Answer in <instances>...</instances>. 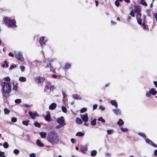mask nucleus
<instances>
[{"instance_id": "nucleus-1", "label": "nucleus", "mask_w": 157, "mask_h": 157, "mask_svg": "<svg viewBox=\"0 0 157 157\" xmlns=\"http://www.w3.org/2000/svg\"><path fill=\"white\" fill-rule=\"evenodd\" d=\"M47 140L52 145L58 144L59 142V138L58 134L55 131H52L48 133Z\"/></svg>"}, {"instance_id": "nucleus-2", "label": "nucleus", "mask_w": 157, "mask_h": 157, "mask_svg": "<svg viewBox=\"0 0 157 157\" xmlns=\"http://www.w3.org/2000/svg\"><path fill=\"white\" fill-rule=\"evenodd\" d=\"M1 91L4 100H6L11 91V86L9 82H2L1 84Z\"/></svg>"}, {"instance_id": "nucleus-3", "label": "nucleus", "mask_w": 157, "mask_h": 157, "mask_svg": "<svg viewBox=\"0 0 157 157\" xmlns=\"http://www.w3.org/2000/svg\"><path fill=\"white\" fill-rule=\"evenodd\" d=\"M3 20L5 24L8 27H16V21L12 19L4 17Z\"/></svg>"}, {"instance_id": "nucleus-4", "label": "nucleus", "mask_w": 157, "mask_h": 157, "mask_svg": "<svg viewBox=\"0 0 157 157\" xmlns=\"http://www.w3.org/2000/svg\"><path fill=\"white\" fill-rule=\"evenodd\" d=\"M15 56L17 59L19 61H23L24 60V58L21 52H14Z\"/></svg>"}, {"instance_id": "nucleus-5", "label": "nucleus", "mask_w": 157, "mask_h": 157, "mask_svg": "<svg viewBox=\"0 0 157 157\" xmlns=\"http://www.w3.org/2000/svg\"><path fill=\"white\" fill-rule=\"evenodd\" d=\"M156 93L157 92L154 88H151L150 90L146 92V96L147 97H149L150 96L151 94L153 95H155Z\"/></svg>"}, {"instance_id": "nucleus-6", "label": "nucleus", "mask_w": 157, "mask_h": 157, "mask_svg": "<svg viewBox=\"0 0 157 157\" xmlns=\"http://www.w3.org/2000/svg\"><path fill=\"white\" fill-rule=\"evenodd\" d=\"M137 9L138 12H137V15H136V19H137V20L138 23L140 25H141V23H142V20L139 18L141 16V14L138 12L140 10V8L139 7H137Z\"/></svg>"}, {"instance_id": "nucleus-7", "label": "nucleus", "mask_w": 157, "mask_h": 157, "mask_svg": "<svg viewBox=\"0 0 157 157\" xmlns=\"http://www.w3.org/2000/svg\"><path fill=\"white\" fill-rule=\"evenodd\" d=\"M57 121L59 124L62 125L63 126L64 125L66 124L64 123V120L63 117H61L58 118L57 120Z\"/></svg>"}, {"instance_id": "nucleus-8", "label": "nucleus", "mask_w": 157, "mask_h": 157, "mask_svg": "<svg viewBox=\"0 0 157 157\" xmlns=\"http://www.w3.org/2000/svg\"><path fill=\"white\" fill-rule=\"evenodd\" d=\"M45 78L43 77H36L35 78V80L36 83H41L43 82L45 80Z\"/></svg>"}, {"instance_id": "nucleus-9", "label": "nucleus", "mask_w": 157, "mask_h": 157, "mask_svg": "<svg viewBox=\"0 0 157 157\" xmlns=\"http://www.w3.org/2000/svg\"><path fill=\"white\" fill-rule=\"evenodd\" d=\"M80 116L83 121L85 122H88V118L87 113H85L84 115H80Z\"/></svg>"}, {"instance_id": "nucleus-10", "label": "nucleus", "mask_w": 157, "mask_h": 157, "mask_svg": "<svg viewBox=\"0 0 157 157\" xmlns=\"http://www.w3.org/2000/svg\"><path fill=\"white\" fill-rule=\"evenodd\" d=\"M45 37H41L40 38L39 40V43L41 46H43L46 42L47 40H45Z\"/></svg>"}, {"instance_id": "nucleus-11", "label": "nucleus", "mask_w": 157, "mask_h": 157, "mask_svg": "<svg viewBox=\"0 0 157 157\" xmlns=\"http://www.w3.org/2000/svg\"><path fill=\"white\" fill-rule=\"evenodd\" d=\"M145 141L147 143L151 144V146L155 147H156L157 146L152 141H151L150 140L147 138H145Z\"/></svg>"}, {"instance_id": "nucleus-12", "label": "nucleus", "mask_w": 157, "mask_h": 157, "mask_svg": "<svg viewBox=\"0 0 157 157\" xmlns=\"http://www.w3.org/2000/svg\"><path fill=\"white\" fill-rule=\"evenodd\" d=\"M87 150V145H86L85 146L82 147L80 148V151L83 153H85Z\"/></svg>"}, {"instance_id": "nucleus-13", "label": "nucleus", "mask_w": 157, "mask_h": 157, "mask_svg": "<svg viewBox=\"0 0 157 157\" xmlns=\"http://www.w3.org/2000/svg\"><path fill=\"white\" fill-rule=\"evenodd\" d=\"M46 87L48 89H49L50 90H53L55 88L52 85H51L49 83L48 84L46 85Z\"/></svg>"}, {"instance_id": "nucleus-14", "label": "nucleus", "mask_w": 157, "mask_h": 157, "mask_svg": "<svg viewBox=\"0 0 157 157\" xmlns=\"http://www.w3.org/2000/svg\"><path fill=\"white\" fill-rule=\"evenodd\" d=\"M29 114L30 115V117L33 119H34L35 116H38L37 114L36 113H33L29 111Z\"/></svg>"}, {"instance_id": "nucleus-15", "label": "nucleus", "mask_w": 157, "mask_h": 157, "mask_svg": "<svg viewBox=\"0 0 157 157\" xmlns=\"http://www.w3.org/2000/svg\"><path fill=\"white\" fill-rule=\"evenodd\" d=\"M47 114L45 117V119L47 121H50L51 118L50 113L49 112H47Z\"/></svg>"}, {"instance_id": "nucleus-16", "label": "nucleus", "mask_w": 157, "mask_h": 157, "mask_svg": "<svg viewBox=\"0 0 157 157\" xmlns=\"http://www.w3.org/2000/svg\"><path fill=\"white\" fill-rule=\"evenodd\" d=\"M39 135H40L41 138H45L47 136V134L45 132H42L39 133Z\"/></svg>"}, {"instance_id": "nucleus-17", "label": "nucleus", "mask_w": 157, "mask_h": 157, "mask_svg": "<svg viewBox=\"0 0 157 157\" xmlns=\"http://www.w3.org/2000/svg\"><path fill=\"white\" fill-rule=\"evenodd\" d=\"M113 111L117 115H120L121 114V111L118 109H113Z\"/></svg>"}, {"instance_id": "nucleus-18", "label": "nucleus", "mask_w": 157, "mask_h": 157, "mask_svg": "<svg viewBox=\"0 0 157 157\" xmlns=\"http://www.w3.org/2000/svg\"><path fill=\"white\" fill-rule=\"evenodd\" d=\"M56 106V104L54 103H52L49 106V108L50 109L53 110L55 109Z\"/></svg>"}, {"instance_id": "nucleus-19", "label": "nucleus", "mask_w": 157, "mask_h": 157, "mask_svg": "<svg viewBox=\"0 0 157 157\" xmlns=\"http://www.w3.org/2000/svg\"><path fill=\"white\" fill-rule=\"evenodd\" d=\"M73 98L76 99L81 100L82 98L79 95L76 94H75L72 95Z\"/></svg>"}, {"instance_id": "nucleus-20", "label": "nucleus", "mask_w": 157, "mask_h": 157, "mask_svg": "<svg viewBox=\"0 0 157 157\" xmlns=\"http://www.w3.org/2000/svg\"><path fill=\"white\" fill-rule=\"evenodd\" d=\"M48 67L50 68V70L51 71L54 72L55 71V69L51 66V64L49 62V64L48 65L46 66L45 67V68H48Z\"/></svg>"}, {"instance_id": "nucleus-21", "label": "nucleus", "mask_w": 157, "mask_h": 157, "mask_svg": "<svg viewBox=\"0 0 157 157\" xmlns=\"http://www.w3.org/2000/svg\"><path fill=\"white\" fill-rule=\"evenodd\" d=\"M17 83L14 82L13 83V89L15 91L17 90Z\"/></svg>"}, {"instance_id": "nucleus-22", "label": "nucleus", "mask_w": 157, "mask_h": 157, "mask_svg": "<svg viewBox=\"0 0 157 157\" xmlns=\"http://www.w3.org/2000/svg\"><path fill=\"white\" fill-rule=\"evenodd\" d=\"M36 144L38 146L41 147H43L44 146V144L41 143L40 140H37Z\"/></svg>"}, {"instance_id": "nucleus-23", "label": "nucleus", "mask_w": 157, "mask_h": 157, "mask_svg": "<svg viewBox=\"0 0 157 157\" xmlns=\"http://www.w3.org/2000/svg\"><path fill=\"white\" fill-rule=\"evenodd\" d=\"M111 103L113 105L115 106L116 107H117L118 105H117V103L116 100H112L111 101Z\"/></svg>"}, {"instance_id": "nucleus-24", "label": "nucleus", "mask_w": 157, "mask_h": 157, "mask_svg": "<svg viewBox=\"0 0 157 157\" xmlns=\"http://www.w3.org/2000/svg\"><path fill=\"white\" fill-rule=\"evenodd\" d=\"M20 81L21 82H25L26 81V78L24 77H21L19 78Z\"/></svg>"}, {"instance_id": "nucleus-25", "label": "nucleus", "mask_w": 157, "mask_h": 157, "mask_svg": "<svg viewBox=\"0 0 157 157\" xmlns=\"http://www.w3.org/2000/svg\"><path fill=\"white\" fill-rule=\"evenodd\" d=\"M123 124L124 122L121 119H120L119 121L117 122V124L119 126H121Z\"/></svg>"}, {"instance_id": "nucleus-26", "label": "nucleus", "mask_w": 157, "mask_h": 157, "mask_svg": "<svg viewBox=\"0 0 157 157\" xmlns=\"http://www.w3.org/2000/svg\"><path fill=\"white\" fill-rule=\"evenodd\" d=\"M71 64L68 63H67L65 64L64 67L65 69H67L70 68Z\"/></svg>"}, {"instance_id": "nucleus-27", "label": "nucleus", "mask_w": 157, "mask_h": 157, "mask_svg": "<svg viewBox=\"0 0 157 157\" xmlns=\"http://www.w3.org/2000/svg\"><path fill=\"white\" fill-rule=\"evenodd\" d=\"M84 135V133L82 132H78L75 135L76 136H83Z\"/></svg>"}, {"instance_id": "nucleus-28", "label": "nucleus", "mask_w": 157, "mask_h": 157, "mask_svg": "<svg viewBox=\"0 0 157 157\" xmlns=\"http://www.w3.org/2000/svg\"><path fill=\"white\" fill-rule=\"evenodd\" d=\"M76 122L78 124H81L82 123V121L81 120L78 118H76Z\"/></svg>"}, {"instance_id": "nucleus-29", "label": "nucleus", "mask_w": 157, "mask_h": 157, "mask_svg": "<svg viewBox=\"0 0 157 157\" xmlns=\"http://www.w3.org/2000/svg\"><path fill=\"white\" fill-rule=\"evenodd\" d=\"M4 110V113L5 114H7L10 112V110L7 108H5Z\"/></svg>"}, {"instance_id": "nucleus-30", "label": "nucleus", "mask_w": 157, "mask_h": 157, "mask_svg": "<svg viewBox=\"0 0 157 157\" xmlns=\"http://www.w3.org/2000/svg\"><path fill=\"white\" fill-rule=\"evenodd\" d=\"M97 153V152L96 151L94 150L91 151L90 155L91 156H94L96 155Z\"/></svg>"}, {"instance_id": "nucleus-31", "label": "nucleus", "mask_w": 157, "mask_h": 157, "mask_svg": "<svg viewBox=\"0 0 157 157\" xmlns=\"http://www.w3.org/2000/svg\"><path fill=\"white\" fill-rule=\"evenodd\" d=\"M34 125L36 127L39 128L40 127V124L37 122H36L34 124Z\"/></svg>"}, {"instance_id": "nucleus-32", "label": "nucleus", "mask_w": 157, "mask_h": 157, "mask_svg": "<svg viewBox=\"0 0 157 157\" xmlns=\"http://www.w3.org/2000/svg\"><path fill=\"white\" fill-rule=\"evenodd\" d=\"M62 109L63 112H64V113H66L67 112V110L66 108V107H65V106H62Z\"/></svg>"}, {"instance_id": "nucleus-33", "label": "nucleus", "mask_w": 157, "mask_h": 157, "mask_svg": "<svg viewBox=\"0 0 157 157\" xmlns=\"http://www.w3.org/2000/svg\"><path fill=\"white\" fill-rule=\"evenodd\" d=\"M29 122V121H22V124H23L27 126L28 124V122Z\"/></svg>"}, {"instance_id": "nucleus-34", "label": "nucleus", "mask_w": 157, "mask_h": 157, "mask_svg": "<svg viewBox=\"0 0 157 157\" xmlns=\"http://www.w3.org/2000/svg\"><path fill=\"white\" fill-rule=\"evenodd\" d=\"M87 110V109L85 108H82L80 110L81 113H82L86 112Z\"/></svg>"}, {"instance_id": "nucleus-35", "label": "nucleus", "mask_w": 157, "mask_h": 157, "mask_svg": "<svg viewBox=\"0 0 157 157\" xmlns=\"http://www.w3.org/2000/svg\"><path fill=\"white\" fill-rule=\"evenodd\" d=\"M96 119H94L91 122V124L92 125H94L96 124Z\"/></svg>"}, {"instance_id": "nucleus-36", "label": "nucleus", "mask_w": 157, "mask_h": 157, "mask_svg": "<svg viewBox=\"0 0 157 157\" xmlns=\"http://www.w3.org/2000/svg\"><path fill=\"white\" fill-rule=\"evenodd\" d=\"M107 132L108 134L110 135L113 132V129L107 130Z\"/></svg>"}, {"instance_id": "nucleus-37", "label": "nucleus", "mask_w": 157, "mask_h": 157, "mask_svg": "<svg viewBox=\"0 0 157 157\" xmlns=\"http://www.w3.org/2000/svg\"><path fill=\"white\" fill-rule=\"evenodd\" d=\"M17 66L15 64H13L11 65L9 69L11 70L13 68H15L17 67Z\"/></svg>"}, {"instance_id": "nucleus-38", "label": "nucleus", "mask_w": 157, "mask_h": 157, "mask_svg": "<svg viewBox=\"0 0 157 157\" xmlns=\"http://www.w3.org/2000/svg\"><path fill=\"white\" fill-rule=\"evenodd\" d=\"M3 146L5 148H7L9 147L8 144L7 142H5L3 144Z\"/></svg>"}, {"instance_id": "nucleus-39", "label": "nucleus", "mask_w": 157, "mask_h": 157, "mask_svg": "<svg viewBox=\"0 0 157 157\" xmlns=\"http://www.w3.org/2000/svg\"><path fill=\"white\" fill-rule=\"evenodd\" d=\"M140 3L143 5H144L145 6H147V4L145 2L144 0H141L140 1Z\"/></svg>"}, {"instance_id": "nucleus-40", "label": "nucleus", "mask_w": 157, "mask_h": 157, "mask_svg": "<svg viewBox=\"0 0 157 157\" xmlns=\"http://www.w3.org/2000/svg\"><path fill=\"white\" fill-rule=\"evenodd\" d=\"M98 120L99 121H101L103 123H104L105 122V120L101 117H99L98 119Z\"/></svg>"}, {"instance_id": "nucleus-41", "label": "nucleus", "mask_w": 157, "mask_h": 157, "mask_svg": "<svg viewBox=\"0 0 157 157\" xmlns=\"http://www.w3.org/2000/svg\"><path fill=\"white\" fill-rule=\"evenodd\" d=\"M21 100L19 99H16L15 101L16 103H21Z\"/></svg>"}, {"instance_id": "nucleus-42", "label": "nucleus", "mask_w": 157, "mask_h": 157, "mask_svg": "<svg viewBox=\"0 0 157 157\" xmlns=\"http://www.w3.org/2000/svg\"><path fill=\"white\" fill-rule=\"evenodd\" d=\"M142 26L143 28L145 29H148V26L147 25H145V24L143 23L142 25Z\"/></svg>"}, {"instance_id": "nucleus-43", "label": "nucleus", "mask_w": 157, "mask_h": 157, "mask_svg": "<svg viewBox=\"0 0 157 157\" xmlns=\"http://www.w3.org/2000/svg\"><path fill=\"white\" fill-rule=\"evenodd\" d=\"M121 130L122 132H124L127 131L128 130V129L126 128H121Z\"/></svg>"}, {"instance_id": "nucleus-44", "label": "nucleus", "mask_w": 157, "mask_h": 157, "mask_svg": "<svg viewBox=\"0 0 157 157\" xmlns=\"http://www.w3.org/2000/svg\"><path fill=\"white\" fill-rule=\"evenodd\" d=\"M139 135L143 137H145L146 136L145 134L142 132H139L138 133Z\"/></svg>"}, {"instance_id": "nucleus-45", "label": "nucleus", "mask_w": 157, "mask_h": 157, "mask_svg": "<svg viewBox=\"0 0 157 157\" xmlns=\"http://www.w3.org/2000/svg\"><path fill=\"white\" fill-rule=\"evenodd\" d=\"M20 68L21 71L22 72L24 71L25 69V67L24 66H20Z\"/></svg>"}, {"instance_id": "nucleus-46", "label": "nucleus", "mask_w": 157, "mask_h": 157, "mask_svg": "<svg viewBox=\"0 0 157 157\" xmlns=\"http://www.w3.org/2000/svg\"><path fill=\"white\" fill-rule=\"evenodd\" d=\"M5 80L7 82H9L10 80V78L9 77H7L4 78Z\"/></svg>"}, {"instance_id": "nucleus-47", "label": "nucleus", "mask_w": 157, "mask_h": 157, "mask_svg": "<svg viewBox=\"0 0 157 157\" xmlns=\"http://www.w3.org/2000/svg\"><path fill=\"white\" fill-rule=\"evenodd\" d=\"M4 152L0 151V156L1 157H5V156L4 155Z\"/></svg>"}, {"instance_id": "nucleus-48", "label": "nucleus", "mask_w": 157, "mask_h": 157, "mask_svg": "<svg viewBox=\"0 0 157 157\" xmlns=\"http://www.w3.org/2000/svg\"><path fill=\"white\" fill-rule=\"evenodd\" d=\"M17 121V119L15 117H13L11 119V121L12 122H16Z\"/></svg>"}, {"instance_id": "nucleus-49", "label": "nucleus", "mask_w": 157, "mask_h": 157, "mask_svg": "<svg viewBox=\"0 0 157 157\" xmlns=\"http://www.w3.org/2000/svg\"><path fill=\"white\" fill-rule=\"evenodd\" d=\"M13 152L16 154H17L19 153V151L17 149H15L13 151Z\"/></svg>"}, {"instance_id": "nucleus-50", "label": "nucleus", "mask_w": 157, "mask_h": 157, "mask_svg": "<svg viewBox=\"0 0 157 157\" xmlns=\"http://www.w3.org/2000/svg\"><path fill=\"white\" fill-rule=\"evenodd\" d=\"M115 3L116 5L117 6H119V3L118 0H116L115 2Z\"/></svg>"}, {"instance_id": "nucleus-51", "label": "nucleus", "mask_w": 157, "mask_h": 157, "mask_svg": "<svg viewBox=\"0 0 157 157\" xmlns=\"http://www.w3.org/2000/svg\"><path fill=\"white\" fill-rule=\"evenodd\" d=\"M30 157H36V155L35 153H31L29 155Z\"/></svg>"}, {"instance_id": "nucleus-52", "label": "nucleus", "mask_w": 157, "mask_h": 157, "mask_svg": "<svg viewBox=\"0 0 157 157\" xmlns=\"http://www.w3.org/2000/svg\"><path fill=\"white\" fill-rule=\"evenodd\" d=\"M100 109H101L102 110H104L105 109V107L102 105H101L99 106Z\"/></svg>"}, {"instance_id": "nucleus-53", "label": "nucleus", "mask_w": 157, "mask_h": 157, "mask_svg": "<svg viewBox=\"0 0 157 157\" xmlns=\"http://www.w3.org/2000/svg\"><path fill=\"white\" fill-rule=\"evenodd\" d=\"M71 142L73 144H75L76 143V140L74 139H71Z\"/></svg>"}, {"instance_id": "nucleus-54", "label": "nucleus", "mask_w": 157, "mask_h": 157, "mask_svg": "<svg viewBox=\"0 0 157 157\" xmlns=\"http://www.w3.org/2000/svg\"><path fill=\"white\" fill-rule=\"evenodd\" d=\"M97 106L98 105L97 104H95L93 106V109L94 110L96 109L97 108Z\"/></svg>"}, {"instance_id": "nucleus-55", "label": "nucleus", "mask_w": 157, "mask_h": 157, "mask_svg": "<svg viewBox=\"0 0 157 157\" xmlns=\"http://www.w3.org/2000/svg\"><path fill=\"white\" fill-rule=\"evenodd\" d=\"M130 14L131 16H132L133 17L135 16L134 13L133 11H131L130 13Z\"/></svg>"}, {"instance_id": "nucleus-56", "label": "nucleus", "mask_w": 157, "mask_h": 157, "mask_svg": "<svg viewBox=\"0 0 157 157\" xmlns=\"http://www.w3.org/2000/svg\"><path fill=\"white\" fill-rule=\"evenodd\" d=\"M23 106L24 107H28L30 106V105L28 104H24L23 105Z\"/></svg>"}, {"instance_id": "nucleus-57", "label": "nucleus", "mask_w": 157, "mask_h": 157, "mask_svg": "<svg viewBox=\"0 0 157 157\" xmlns=\"http://www.w3.org/2000/svg\"><path fill=\"white\" fill-rule=\"evenodd\" d=\"M9 55L10 56H11V57H13L14 56V55L11 52H10L9 54Z\"/></svg>"}, {"instance_id": "nucleus-58", "label": "nucleus", "mask_w": 157, "mask_h": 157, "mask_svg": "<svg viewBox=\"0 0 157 157\" xmlns=\"http://www.w3.org/2000/svg\"><path fill=\"white\" fill-rule=\"evenodd\" d=\"M154 154L155 156H157V150H155Z\"/></svg>"}, {"instance_id": "nucleus-59", "label": "nucleus", "mask_w": 157, "mask_h": 157, "mask_svg": "<svg viewBox=\"0 0 157 157\" xmlns=\"http://www.w3.org/2000/svg\"><path fill=\"white\" fill-rule=\"evenodd\" d=\"M154 85H155V86L157 87V82L156 81H154Z\"/></svg>"}, {"instance_id": "nucleus-60", "label": "nucleus", "mask_w": 157, "mask_h": 157, "mask_svg": "<svg viewBox=\"0 0 157 157\" xmlns=\"http://www.w3.org/2000/svg\"><path fill=\"white\" fill-rule=\"evenodd\" d=\"M52 76L54 78H56L57 77V75H53Z\"/></svg>"}, {"instance_id": "nucleus-61", "label": "nucleus", "mask_w": 157, "mask_h": 157, "mask_svg": "<svg viewBox=\"0 0 157 157\" xmlns=\"http://www.w3.org/2000/svg\"><path fill=\"white\" fill-rule=\"evenodd\" d=\"M155 17L156 18V20H157V13H155L154 14Z\"/></svg>"}, {"instance_id": "nucleus-62", "label": "nucleus", "mask_w": 157, "mask_h": 157, "mask_svg": "<svg viewBox=\"0 0 157 157\" xmlns=\"http://www.w3.org/2000/svg\"><path fill=\"white\" fill-rule=\"evenodd\" d=\"M131 18L130 17V16L128 17V21H129L130 20Z\"/></svg>"}, {"instance_id": "nucleus-63", "label": "nucleus", "mask_w": 157, "mask_h": 157, "mask_svg": "<svg viewBox=\"0 0 157 157\" xmlns=\"http://www.w3.org/2000/svg\"><path fill=\"white\" fill-rule=\"evenodd\" d=\"M95 3L96 6H98V2L97 1H96Z\"/></svg>"}, {"instance_id": "nucleus-64", "label": "nucleus", "mask_w": 157, "mask_h": 157, "mask_svg": "<svg viewBox=\"0 0 157 157\" xmlns=\"http://www.w3.org/2000/svg\"><path fill=\"white\" fill-rule=\"evenodd\" d=\"M111 23L112 25L115 24V23L113 21H111Z\"/></svg>"}]
</instances>
